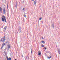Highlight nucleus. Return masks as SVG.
Instances as JSON below:
<instances>
[{"instance_id": "ddd939ff", "label": "nucleus", "mask_w": 60, "mask_h": 60, "mask_svg": "<svg viewBox=\"0 0 60 60\" xmlns=\"http://www.w3.org/2000/svg\"><path fill=\"white\" fill-rule=\"evenodd\" d=\"M5 45H6V44L4 43H3V44L2 45H3L4 46Z\"/></svg>"}, {"instance_id": "0eeeda50", "label": "nucleus", "mask_w": 60, "mask_h": 60, "mask_svg": "<svg viewBox=\"0 0 60 60\" xmlns=\"http://www.w3.org/2000/svg\"><path fill=\"white\" fill-rule=\"evenodd\" d=\"M52 27H53V28L55 26L54 25V23H53L52 24Z\"/></svg>"}, {"instance_id": "39448f33", "label": "nucleus", "mask_w": 60, "mask_h": 60, "mask_svg": "<svg viewBox=\"0 0 60 60\" xmlns=\"http://www.w3.org/2000/svg\"><path fill=\"white\" fill-rule=\"evenodd\" d=\"M41 52L40 51H38V55L40 56V55H41Z\"/></svg>"}, {"instance_id": "f03ea898", "label": "nucleus", "mask_w": 60, "mask_h": 60, "mask_svg": "<svg viewBox=\"0 0 60 60\" xmlns=\"http://www.w3.org/2000/svg\"><path fill=\"white\" fill-rule=\"evenodd\" d=\"M5 36H4V37H3V38H2L1 40L0 41H3V42H4V41L5 40Z\"/></svg>"}, {"instance_id": "5701e85b", "label": "nucleus", "mask_w": 60, "mask_h": 60, "mask_svg": "<svg viewBox=\"0 0 60 60\" xmlns=\"http://www.w3.org/2000/svg\"><path fill=\"white\" fill-rule=\"evenodd\" d=\"M7 42H8V41H7L6 42H5L6 43H7Z\"/></svg>"}, {"instance_id": "bb28decb", "label": "nucleus", "mask_w": 60, "mask_h": 60, "mask_svg": "<svg viewBox=\"0 0 60 60\" xmlns=\"http://www.w3.org/2000/svg\"><path fill=\"white\" fill-rule=\"evenodd\" d=\"M7 8H8V4H7Z\"/></svg>"}, {"instance_id": "2f4dec72", "label": "nucleus", "mask_w": 60, "mask_h": 60, "mask_svg": "<svg viewBox=\"0 0 60 60\" xmlns=\"http://www.w3.org/2000/svg\"><path fill=\"white\" fill-rule=\"evenodd\" d=\"M32 0V1H34V0Z\"/></svg>"}, {"instance_id": "4be33fe9", "label": "nucleus", "mask_w": 60, "mask_h": 60, "mask_svg": "<svg viewBox=\"0 0 60 60\" xmlns=\"http://www.w3.org/2000/svg\"><path fill=\"white\" fill-rule=\"evenodd\" d=\"M0 11V12H1V13H2V10H1Z\"/></svg>"}, {"instance_id": "412c9836", "label": "nucleus", "mask_w": 60, "mask_h": 60, "mask_svg": "<svg viewBox=\"0 0 60 60\" xmlns=\"http://www.w3.org/2000/svg\"><path fill=\"white\" fill-rule=\"evenodd\" d=\"M24 10H25V8H23L22 9V10H23V11H24Z\"/></svg>"}, {"instance_id": "f8f14e48", "label": "nucleus", "mask_w": 60, "mask_h": 60, "mask_svg": "<svg viewBox=\"0 0 60 60\" xmlns=\"http://www.w3.org/2000/svg\"><path fill=\"white\" fill-rule=\"evenodd\" d=\"M7 26H5L4 27V29H5V30H6V28H7Z\"/></svg>"}, {"instance_id": "2eb2a0df", "label": "nucleus", "mask_w": 60, "mask_h": 60, "mask_svg": "<svg viewBox=\"0 0 60 60\" xmlns=\"http://www.w3.org/2000/svg\"><path fill=\"white\" fill-rule=\"evenodd\" d=\"M2 11V9L1 7H0V11Z\"/></svg>"}, {"instance_id": "dca6fc26", "label": "nucleus", "mask_w": 60, "mask_h": 60, "mask_svg": "<svg viewBox=\"0 0 60 60\" xmlns=\"http://www.w3.org/2000/svg\"><path fill=\"white\" fill-rule=\"evenodd\" d=\"M41 19H42V18H40L39 19V20H41Z\"/></svg>"}, {"instance_id": "4468645a", "label": "nucleus", "mask_w": 60, "mask_h": 60, "mask_svg": "<svg viewBox=\"0 0 60 60\" xmlns=\"http://www.w3.org/2000/svg\"><path fill=\"white\" fill-rule=\"evenodd\" d=\"M8 59V60H11V58H9Z\"/></svg>"}, {"instance_id": "1a4fd4ad", "label": "nucleus", "mask_w": 60, "mask_h": 60, "mask_svg": "<svg viewBox=\"0 0 60 60\" xmlns=\"http://www.w3.org/2000/svg\"><path fill=\"white\" fill-rule=\"evenodd\" d=\"M17 6H18V5L17 4V3L16 2L15 5V7L16 8H17Z\"/></svg>"}, {"instance_id": "473e14b6", "label": "nucleus", "mask_w": 60, "mask_h": 60, "mask_svg": "<svg viewBox=\"0 0 60 60\" xmlns=\"http://www.w3.org/2000/svg\"><path fill=\"white\" fill-rule=\"evenodd\" d=\"M7 60H8V59H7Z\"/></svg>"}, {"instance_id": "7c9ffc66", "label": "nucleus", "mask_w": 60, "mask_h": 60, "mask_svg": "<svg viewBox=\"0 0 60 60\" xmlns=\"http://www.w3.org/2000/svg\"><path fill=\"white\" fill-rule=\"evenodd\" d=\"M22 57H23V55H22Z\"/></svg>"}, {"instance_id": "393cba45", "label": "nucleus", "mask_w": 60, "mask_h": 60, "mask_svg": "<svg viewBox=\"0 0 60 60\" xmlns=\"http://www.w3.org/2000/svg\"><path fill=\"white\" fill-rule=\"evenodd\" d=\"M51 57L50 56V57H48V58H49V59H50V58H51Z\"/></svg>"}, {"instance_id": "c756f323", "label": "nucleus", "mask_w": 60, "mask_h": 60, "mask_svg": "<svg viewBox=\"0 0 60 60\" xmlns=\"http://www.w3.org/2000/svg\"><path fill=\"white\" fill-rule=\"evenodd\" d=\"M42 39H44V38H43V37L42 38Z\"/></svg>"}, {"instance_id": "423d86ee", "label": "nucleus", "mask_w": 60, "mask_h": 60, "mask_svg": "<svg viewBox=\"0 0 60 60\" xmlns=\"http://www.w3.org/2000/svg\"><path fill=\"white\" fill-rule=\"evenodd\" d=\"M58 53H59V54H60V49H59L58 50Z\"/></svg>"}, {"instance_id": "cd10ccee", "label": "nucleus", "mask_w": 60, "mask_h": 60, "mask_svg": "<svg viewBox=\"0 0 60 60\" xmlns=\"http://www.w3.org/2000/svg\"><path fill=\"white\" fill-rule=\"evenodd\" d=\"M5 54L6 56H7V54H6V53H5Z\"/></svg>"}, {"instance_id": "c85d7f7f", "label": "nucleus", "mask_w": 60, "mask_h": 60, "mask_svg": "<svg viewBox=\"0 0 60 60\" xmlns=\"http://www.w3.org/2000/svg\"><path fill=\"white\" fill-rule=\"evenodd\" d=\"M24 16H25V17H26V15H24Z\"/></svg>"}, {"instance_id": "72a5a7b5", "label": "nucleus", "mask_w": 60, "mask_h": 60, "mask_svg": "<svg viewBox=\"0 0 60 60\" xmlns=\"http://www.w3.org/2000/svg\"><path fill=\"white\" fill-rule=\"evenodd\" d=\"M5 50V49H4V50Z\"/></svg>"}, {"instance_id": "a878e982", "label": "nucleus", "mask_w": 60, "mask_h": 60, "mask_svg": "<svg viewBox=\"0 0 60 60\" xmlns=\"http://www.w3.org/2000/svg\"><path fill=\"white\" fill-rule=\"evenodd\" d=\"M6 57L7 58V59H8V56H7Z\"/></svg>"}, {"instance_id": "20e7f679", "label": "nucleus", "mask_w": 60, "mask_h": 60, "mask_svg": "<svg viewBox=\"0 0 60 60\" xmlns=\"http://www.w3.org/2000/svg\"><path fill=\"white\" fill-rule=\"evenodd\" d=\"M8 50H9L11 48V45H7Z\"/></svg>"}, {"instance_id": "7ed1b4c3", "label": "nucleus", "mask_w": 60, "mask_h": 60, "mask_svg": "<svg viewBox=\"0 0 60 60\" xmlns=\"http://www.w3.org/2000/svg\"><path fill=\"white\" fill-rule=\"evenodd\" d=\"M3 12L4 14H5V8L4 7L3 9Z\"/></svg>"}, {"instance_id": "f3484780", "label": "nucleus", "mask_w": 60, "mask_h": 60, "mask_svg": "<svg viewBox=\"0 0 60 60\" xmlns=\"http://www.w3.org/2000/svg\"><path fill=\"white\" fill-rule=\"evenodd\" d=\"M44 49H45V50H46V49H47V48L45 47V48H44Z\"/></svg>"}, {"instance_id": "6ab92c4d", "label": "nucleus", "mask_w": 60, "mask_h": 60, "mask_svg": "<svg viewBox=\"0 0 60 60\" xmlns=\"http://www.w3.org/2000/svg\"><path fill=\"white\" fill-rule=\"evenodd\" d=\"M32 52H33V50L32 49H31V53L32 54Z\"/></svg>"}, {"instance_id": "9b49d317", "label": "nucleus", "mask_w": 60, "mask_h": 60, "mask_svg": "<svg viewBox=\"0 0 60 60\" xmlns=\"http://www.w3.org/2000/svg\"><path fill=\"white\" fill-rule=\"evenodd\" d=\"M41 42H42V43H43V44H44L45 43V42L43 41H41Z\"/></svg>"}, {"instance_id": "aec40b11", "label": "nucleus", "mask_w": 60, "mask_h": 60, "mask_svg": "<svg viewBox=\"0 0 60 60\" xmlns=\"http://www.w3.org/2000/svg\"><path fill=\"white\" fill-rule=\"evenodd\" d=\"M4 46H3L2 45V47H1V48H3V47H4Z\"/></svg>"}, {"instance_id": "9d476101", "label": "nucleus", "mask_w": 60, "mask_h": 60, "mask_svg": "<svg viewBox=\"0 0 60 60\" xmlns=\"http://www.w3.org/2000/svg\"><path fill=\"white\" fill-rule=\"evenodd\" d=\"M19 29L20 31V32H21V27H20V26L19 27Z\"/></svg>"}, {"instance_id": "a211bd4d", "label": "nucleus", "mask_w": 60, "mask_h": 60, "mask_svg": "<svg viewBox=\"0 0 60 60\" xmlns=\"http://www.w3.org/2000/svg\"><path fill=\"white\" fill-rule=\"evenodd\" d=\"M41 46L42 47H44V45H42Z\"/></svg>"}, {"instance_id": "f257e3e1", "label": "nucleus", "mask_w": 60, "mask_h": 60, "mask_svg": "<svg viewBox=\"0 0 60 60\" xmlns=\"http://www.w3.org/2000/svg\"><path fill=\"white\" fill-rule=\"evenodd\" d=\"M2 17V21L3 22H4L5 21V22H6V18H5V16L4 15H3Z\"/></svg>"}, {"instance_id": "b1692460", "label": "nucleus", "mask_w": 60, "mask_h": 60, "mask_svg": "<svg viewBox=\"0 0 60 60\" xmlns=\"http://www.w3.org/2000/svg\"><path fill=\"white\" fill-rule=\"evenodd\" d=\"M6 51H5L4 52V53H5H5H6Z\"/></svg>"}, {"instance_id": "6e6552de", "label": "nucleus", "mask_w": 60, "mask_h": 60, "mask_svg": "<svg viewBox=\"0 0 60 60\" xmlns=\"http://www.w3.org/2000/svg\"><path fill=\"white\" fill-rule=\"evenodd\" d=\"M34 4L35 5L36 4V0H35L34 1Z\"/></svg>"}]
</instances>
